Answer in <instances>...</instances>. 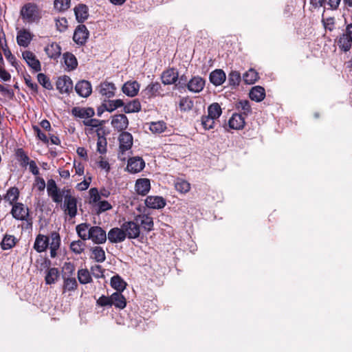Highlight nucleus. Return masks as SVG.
Instances as JSON below:
<instances>
[{"instance_id": "obj_1", "label": "nucleus", "mask_w": 352, "mask_h": 352, "mask_svg": "<svg viewBox=\"0 0 352 352\" xmlns=\"http://www.w3.org/2000/svg\"><path fill=\"white\" fill-rule=\"evenodd\" d=\"M47 192L53 202L60 205L65 214L71 219L76 216L77 198L73 195L74 192L72 189L66 187L60 189L55 180L50 179L47 182Z\"/></svg>"}, {"instance_id": "obj_2", "label": "nucleus", "mask_w": 352, "mask_h": 352, "mask_svg": "<svg viewBox=\"0 0 352 352\" xmlns=\"http://www.w3.org/2000/svg\"><path fill=\"white\" fill-rule=\"evenodd\" d=\"M22 19L29 23L37 22L41 18V10L32 3L25 4L21 10Z\"/></svg>"}, {"instance_id": "obj_3", "label": "nucleus", "mask_w": 352, "mask_h": 352, "mask_svg": "<svg viewBox=\"0 0 352 352\" xmlns=\"http://www.w3.org/2000/svg\"><path fill=\"white\" fill-rule=\"evenodd\" d=\"M335 42L341 52L350 51L352 47V23L346 25L344 31L337 36Z\"/></svg>"}, {"instance_id": "obj_4", "label": "nucleus", "mask_w": 352, "mask_h": 352, "mask_svg": "<svg viewBox=\"0 0 352 352\" xmlns=\"http://www.w3.org/2000/svg\"><path fill=\"white\" fill-rule=\"evenodd\" d=\"M122 228L124 230L126 238L132 239H137L140 234V227L138 222L135 220L126 221L122 223Z\"/></svg>"}, {"instance_id": "obj_5", "label": "nucleus", "mask_w": 352, "mask_h": 352, "mask_svg": "<svg viewBox=\"0 0 352 352\" xmlns=\"http://www.w3.org/2000/svg\"><path fill=\"white\" fill-rule=\"evenodd\" d=\"M89 239L96 244H102L107 241L106 232L99 226H91L89 228Z\"/></svg>"}, {"instance_id": "obj_6", "label": "nucleus", "mask_w": 352, "mask_h": 352, "mask_svg": "<svg viewBox=\"0 0 352 352\" xmlns=\"http://www.w3.org/2000/svg\"><path fill=\"white\" fill-rule=\"evenodd\" d=\"M206 84V80L199 76H193L187 83L186 87L192 93L201 92Z\"/></svg>"}, {"instance_id": "obj_7", "label": "nucleus", "mask_w": 352, "mask_h": 352, "mask_svg": "<svg viewBox=\"0 0 352 352\" xmlns=\"http://www.w3.org/2000/svg\"><path fill=\"white\" fill-rule=\"evenodd\" d=\"M89 31L85 25H79L76 27L73 39L78 45H83L89 37Z\"/></svg>"}, {"instance_id": "obj_8", "label": "nucleus", "mask_w": 352, "mask_h": 352, "mask_svg": "<svg viewBox=\"0 0 352 352\" xmlns=\"http://www.w3.org/2000/svg\"><path fill=\"white\" fill-rule=\"evenodd\" d=\"M145 166V162L140 157H131L128 160L126 169L131 173L140 172Z\"/></svg>"}, {"instance_id": "obj_9", "label": "nucleus", "mask_w": 352, "mask_h": 352, "mask_svg": "<svg viewBox=\"0 0 352 352\" xmlns=\"http://www.w3.org/2000/svg\"><path fill=\"white\" fill-rule=\"evenodd\" d=\"M56 88L61 94H68L72 91L73 82L67 76H60L56 81Z\"/></svg>"}, {"instance_id": "obj_10", "label": "nucleus", "mask_w": 352, "mask_h": 352, "mask_svg": "<svg viewBox=\"0 0 352 352\" xmlns=\"http://www.w3.org/2000/svg\"><path fill=\"white\" fill-rule=\"evenodd\" d=\"M11 214L14 219L21 221L25 220L29 214L28 209L21 203H15L12 206Z\"/></svg>"}, {"instance_id": "obj_11", "label": "nucleus", "mask_w": 352, "mask_h": 352, "mask_svg": "<svg viewBox=\"0 0 352 352\" xmlns=\"http://www.w3.org/2000/svg\"><path fill=\"white\" fill-rule=\"evenodd\" d=\"M75 90L80 96L87 98L91 95L92 87L88 80H82L76 83Z\"/></svg>"}, {"instance_id": "obj_12", "label": "nucleus", "mask_w": 352, "mask_h": 352, "mask_svg": "<svg viewBox=\"0 0 352 352\" xmlns=\"http://www.w3.org/2000/svg\"><path fill=\"white\" fill-rule=\"evenodd\" d=\"M135 220L138 222L140 227L147 231L150 232L153 229V218L148 214H138L135 217Z\"/></svg>"}, {"instance_id": "obj_13", "label": "nucleus", "mask_w": 352, "mask_h": 352, "mask_svg": "<svg viewBox=\"0 0 352 352\" xmlns=\"http://www.w3.org/2000/svg\"><path fill=\"white\" fill-rule=\"evenodd\" d=\"M140 88V84L136 80L126 82L122 87V92L129 97H134L138 95Z\"/></svg>"}, {"instance_id": "obj_14", "label": "nucleus", "mask_w": 352, "mask_h": 352, "mask_svg": "<svg viewBox=\"0 0 352 352\" xmlns=\"http://www.w3.org/2000/svg\"><path fill=\"white\" fill-rule=\"evenodd\" d=\"M146 206L152 209H162L166 204V200L160 196H148L145 199Z\"/></svg>"}, {"instance_id": "obj_15", "label": "nucleus", "mask_w": 352, "mask_h": 352, "mask_svg": "<svg viewBox=\"0 0 352 352\" xmlns=\"http://www.w3.org/2000/svg\"><path fill=\"white\" fill-rule=\"evenodd\" d=\"M108 239L111 243H118L122 242L126 239V234H124V230L122 228H113L111 229L108 232Z\"/></svg>"}, {"instance_id": "obj_16", "label": "nucleus", "mask_w": 352, "mask_h": 352, "mask_svg": "<svg viewBox=\"0 0 352 352\" xmlns=\"http://www.w3.org/2000/svg\"><path fill=\"white\" fill-rule=\"evenodd\" d=\"M23 59L27 64L35 72H39L41 69V63L36 56L30 51H25L22 54Z\"/></svg>"}, {"instance_id": "obj_17", "label": "nucleus", "mask_w": 352, "mask_h": 352, "mask_svg": "<svg viewBox=\"0 0 352 352\" xmlns=\"http://www.w3.org/2000/svg\"><path fill=\"white\" fill-rule=\"evenodd\" d=\"M111 125L118 131H122L125 130L129 125L128 118L124 114L116 115L113 117Z\"/></svg>"}, {"instance_id": "obj_18", "label": "nucleus", "mask_w": 352, "mask_h": 352, "mask_svg": "<svg viewBox=\"0 0 352 352\" xmlns=\"http://www.w3.org/2000/svg\"><path fill=\"white\" fill-rule=\"evenodd\" d=\"M162 81L164 85L175 84L178 80V72L174 68H170L163 72Z\"/></svg>"}, {"instance_id": "obj_19", "label": "nucleus", "mask_w": 352, "mask_h": 352, "mask_svg": "<svg viewBox=\"0 0 352 352\" xmlns=\"http://www.w3.org/2000/svg\"><path fill=\"white\" fill-rule=\"evenodd\" d=\"M116 87L113 82H103L98 87L99 93L107 98L114 96Z\"/></svg>"}, {"instance_id": "obj_20", "label": "nucleus", "mask_w": 352, "mask_h": 352, "mask_svg": "<svg viewBox=\"0 0 352 352\" xmlns=\"http://www.w3.org/2000/svg\"><path fill=\"white\" fill-rule=\"evenodd\" d=\"M120 149L122 153L129 150L133 145V136L129 132H122L119 136Z\"/></svg>"}, {"instance_id": "obj_21", "label": "nucleus", "mask_w": 352, "mask_h": 352, "mask_svg": "<svg viewBox=\"0 0 352 352\" xmlns=\"http://www.w3.org/2000/svg\"><path fill=\"white\" fill-rule=\"evenodd\" d=\"M51 243L49 242L50 249V256L55 258L57 255V250L60 245V237L58 232H52L50 234Z\"/></svg>"}, {"instance_id": "obj_22", "label": "nucleus", "mask_w": 352, "mask_h": 352, "mask_svg": "<svg viewBox=\"0 0 352 352\" xmlns=\"http://www.w3.org/2000/svg\"><path fill=\"white\" fill-rule=\"evenodd\" d=\"M49 241L48 236L41 234H38L34 241V249L39 253L45 251L49 246Z\"/></svg>"}, {"instance_id": "obj_23", "label": "nucleus", "mask_w": 352, "mask_h": 352, "mask_svg": "<svg viewBox=\"0 0 352 352\" xmlns=\"http://www.w3.org/2000/svg\"><path fill=\"white\" fill-rule=\"evenodd\" d=\"M135 188L138 194L146 195L151 189L150 180L147 178L138 179L135 182Z\"/></svg>"}, {"instance_id": "obj_24", "label": "nucleus", "mask_w": 352, "mask_h": 352, "mask_svg": "<svg viewBox=\"0 0 352 352\" xmlns=\"http://www.w3.org/2000/svg\"><path fill=\"white\" fill-rule=\"evenodd\" d=\"M72 114L75 117L80 118H90L94 115V110L91 107H74L72 110Z\"/></svg>"}, {"instance_id": "obj_25", "label": "nucleus", "mask_w": 352, "mask_h": 352, "mask_svg": "<svg viewBox=\"0 0 352 352\" xmlns=\"http://www.w3.org/2000/svg\"><path fill=\"white\" fill-rule=\"evenodd\" d=\"M226 79L225 72L222 69H215L210 74V81L215 86L222 85Z\"/></svg>"}, {"instance_id": "obj_26", "label": "nucleus", "mask_w": 352, "mask_h": 352, "mask_svg": "<svg viewBox=\"0 0 352 352\" xmlns=\"http://www.w3.org/2000/svg\"><path fill=\"white\" fill-rule=\"evenodd\" d=\"M245 123V118L240 113H234L228 122L229 126L236 130L243 129Z\"/></svg>"}, {"instance_id": "obj_27", "label": "nucleus", "mask_w": 352, "mask_h": 352, "mask_svg": "<svg viewBox=\"0 0 352 352\" xmlns=\"http://www.w3.org/2000/svg\"><path fill=\"white\" fill-rule=\"evenodd\" d=\"M88 7L85 4H79L74 8L76 20L79 23L84 22L89 16Z\"/></svg>"}, {"instance_id": "obj_28", "label": "nucleus", "mask_w": 352, "mask_h": 352, "mask_svg": "<svg viewBox=\"0 0 352 352\" xmlns=\"http://www.w3.org/2000/svg\"><path fill=\"white\" fill-rule=\"evenodd\" d=\"M45 52L49 58L56 59L61 54V47L56 43H52L45 47Z\"/></svg>"}, {"instance_id": "obj_29", "label": "nucleus", "mask_w": 352, "mask_h": 352, "mask_svg": "<svg viewBox=\"0 0 352 352\" xmlns=\"http://www.w3.org/2000/svg\"><path fill=\"white\" fill-rule=\"evenodd\" d=\"M32 41V36L29 31L26 30H20L16 36V41L19 45L28 47Z\"/></svg>"}, {"instance_id": "obj_30", "label": "nucleus", "mask_w": 352, "mask_h": 352, "mask_svg": "<svg viewBox=\"0 0 352 352\" xmlns=\"http://www.w3.org/2000/svg\"><path fill=\"white\" fill-rule=\"evenodd\" d=\"M111 306L114 305L119 309H124L126 305V300L121 292H114L111 295Z\"/></svg>"}, {"instance_id": "obj_31", "label": "nucleus", "mask_w": 352, "mask_h": 352, "mask_svg": "<svg viewBox=\"0 0 352 352\" xmlns=\"http://www.w3.org/2000/svg\"><path fill=\"white\" fill-rule=\"evenodd\" d=\"M265 96V91L263 87L255 86L250 91V98L256 102L262 101Z\"/></svg>"}, {"instance_id": "obj_32", "label": "nucleus", "mask_w": 352, "mask_h": 352, "mask_svg": "<svg viewBox=\"0 0 352 352\" xmlns=\"http://www.w3.org/2000/svg\"><path fill=\"white\" fill-rule=\"evenodd\" d=\"M161 88V85L159 82H151L143 91L148 98H151L160 94Z\"/></svg>"}, {"instance_id": "obj_33", "label": "nucleus", "mask_w": 352, "mask_h": 352, "mask_svg": "<svg viewBox=\"0 0 352 352\" xmlns=\"http://www.w3.org/2000/svg\"><path fill=\"white\" fill-rule=\"evenodd\" d=\"M90 225L86 223H80L78 225L76 228V232L78 235V236L81 239L82 241H86L89 239V228Z\"/></svg>"}, {"instance_id": "obj_34", "label": "nucleus", "mask_w": 352, "mask_h": 352, "mask_svg": "<svg viewBox=\"0 0 352 352\" xmlns=\"http://www.w3.org/2000/svg\"><path fill=\"white\" fill-rule=\"evenodd\" d=\"M222 113L221 106L217 102L211 104L208 107L207 116L218 121L219 118Z\"/></svg>"}, {"instance_id": "obj_35", "label": "nucleus", "mask_w": 352, "mask_h": 352, "mask_svg": "<svg viewBox=\"0 0 352 352\" xmlns=\"http://www.w3.org/2000/svg\"><path fill=\"white\" fill-rule=\"evenodd\" d=\"M258 74L254 69H250L243 76V80L245 84L252 85L258 79Z\"/></svg>"}, {"instance_id": "obj_36", "label": "nucleus", "mask_w": 352, "mask_h": 352, "mask_svg": "<svg viewBox=\"0 0 352 352\" xmlns=\"http://www.w3.org/2000/svg\"><path fill=\"white\" fill-rule=\"evenodd\" d=\"M19 191L17 188L12 187L8 189L6 195L4 196V199L9 202L10 205H14L19 199Z\"/></svg>"}, {"instance_id": "obj_37", "label": "nucleus", "mask_w": 352, "mask_h": 352, "mask_svg": "<svg viewBox=\"0 0 352 352\" xmlns=\"http://www.w3.org/2000/svg\"><path fill=\"white\" fill-rule=\"evenodd\" d=\"M65 64L69 70H74L78 65L77 60L74 54L72 53H65L63 54Z\"/></svg>"}, {"instance_id": "obj_38", "label": "nucleus", "mask_w": 352, "mask_h": 352, "mask_svg": "<svg viewBox=\"0 0 352 352\" xmlns=\"http://www.w3.org/2000/svg\"><path fill=\"white\" fill-rule=\"evenodd\" d=\"M111 285L117 290L116 292H120L125 289L126 284L120 276L116 275L111 278Z\"/></svg>"}, {"instance_id": "obj_39", "label": "nucleus", "mask_w": 352, "mask_h": 352, "mask_svg": "<svg viewBox=\"0 0 352 352\" xmlns=\"http://www.w3.org/2000/svg\"><path fill=\"white\" fill-rule=\"evenodd\" d=\"M59 276V272L57 268L52 267L48 269L45 278V282L48 285L54 283Z\"/></svg>"}, {"instance_id": "obj_40", "label": "nucleus", "mask_w": 352, "mask_h": 352, "mask_svg": "<svg viewBox=\"0 0 352 352\" xmlns=\"http://www.w3.org/2000/svg\"><path fill=\"white\" fill-rule=\"evenodd\" d=\"M166 124L162 120L151 123L149 129L153 133L160 134L166 129Z\"/></svg>"}, {"instance_id": "obj_41", "label": "nucleus", "mask_w": 352, "mask_h": 352, "mask_svg": "<svg viewBox=\"0 0 352 352\" xmlns=\"http://www.w3.org/2000/svg\"><path fill=\"white\" fill-rule=\"evenodd\" d=\"M69 248L76 254H80L85 248V243L82 240L74 241L70 243Z\"/></svg>"}, {"instance_id": "obj_42", "label": "nucleus", "mask_w": 352, "mask_h": 352, "mask_svg": "<svg viewBox=\"0 0 352 352\" xmlns=\"http://www.w3.org/2000/svg\"><path fill=\"white\" fill-rule=\"evenodd\" d=\"M200 122L204 130H210L214 128L217 121L207 115H204L201 116Z\"/></svg>"}, {"instance_id": "obj_43", "label": "nucleus", "mask_w": 352, "mask_h": 352, "mask_svg": "<svg viewBox=\"0 0 352 352\" xmlns=\"http://www.w3.org/2000/svg\"><path fill=\"white\" fill-rule=\"evenodd\" d=\"M78 287V283L75 278H64L63 293L75 290Z\"/></svg>"}, {"instance_id": "obj_44", "label": "nucleus", "mask_w": 352, "mask_h": 352, "mask_svg": "<svg viewBox=\"0 0 352 352\" xmlns=\"http://www.w3.org/2000/svg\"><path fill=\"white\" fill-rule=\"evenodd\" d=\"M93 258L98 263H102L105 261V252L104 250L99 246H96L91 250Z\"/></svg>"}, {"instance_id": "obj_45", "label": "nucleus", "mask_w": 352, "mask_h": 352, "mask_svg": "<svg viewBox=\"0 0 352 352\" xmlns=\"http://www.w3.org/2000/svg\"><path fill=\"white\" fill-rule=\"evenodd\" d=\"M236 108L241 111V113L248 116L251 113V107L250 104V102L247 100H243L237 102L236 103Z\"/></svg>"}, {"instance_id": "obj_46", "label": "nucleus", "mask_w": 352, "mask_h": 352, "mask_svg": "<svg viewBox=\"0 0 352 352\" xmlns=\"http://www.w3.org/2000/svg\"><path fill=\"white\" fill-rule=\"evenodd\" d=\"M140 110L141 104L138 100H133L124 106V111L126 113L138 112Z\"/></svg>"}, {"instance_id": "obj_47", "label": "nucleus", "mask_w": 352, "mask_h": 352, "mask_svg": "<svg viewBox=\"0 0 352 352\" xmlns=\"http://www.w3.org/2000/svg\"><path fill=\"white\" fill-rule=\"evenodd\" d=\"M175 189L181 193H186L190 189V184L182 179H177L175 183Z\"/></svg>"}, {"instance_id": "obj_48", "label": "nucleus", "mask_w": 352, "mask_h": 352, "mask_svg": "<svg viewBox=\"0 0 352 352\" xmlns=\"http://www.w3.org/2000/svg\"><path fill=\"white\" fill-rule=\"evenodd\" d=\"M179 109L182 111H188L193 107V101L188 96L180 99L179 103Z\"/></svg>"}, {"instance_id": "obj_49", "label": "nucleus", "mask_w": 352, "mask_h": 352, "mask_svg": "<svg viewBox=\"0 0 352 352\" xmlns=\"http://www.w3.org/2000/svg\"><path fill=\"white\" fill-rule=\"evenodd\" d=\"M241 80V76L239 72L231 71L228 74V82L230 86L236 87Z\"/></svg>"}, {"instance_id": "obj_50", "label": "nucleus", "mask_w": 352, "mask_h": 352, "mask_svg": "<svg viewBox=\"0 0 352 352\" xmlns=\"http://www.w3.org/2000/svg\"><path fill=\"white\" fill-rule=\"evenodd\" d=\"M78 278L81 284H87L91 281L90 273L87 269H81L78 270Z\"/></svg>"}, {"instance_id": "obj_51", "label": "nucleus", "mask_w": 352, "mask_h": 352, "mask_svg": "<svg viewBox=\"0 0 352 352\" xmlns=\"http://www.w3.org/2000/svg\"><path fill=\"white\" fill-rule=\"evenodd\" d=\"M16 239L12 235H6L1 242L3 250H9L15 245Z\"/></svg>"}, {"instance_id": "obj_52", "label": "nucleus", "mask_w": 352, "mask_h": 352, "mask_svg": "<svg viewBox=\"0 0 352 352\" xmlns=\"http://www.w3.org/2000/svg\"><path fill=\"white\" fill-rule=\"evenodd\" d=\"M342 0H324V12L327 10L335 11L339 8Z\"/></svg>"}, {"instance_id": "obj_53", "label": "nucleus", "mask_w": 352, "mask_h": 352, "mask_svg": "<svg viewBox=\"0 0 352 352\" xmlns=\"http://www.w3.org/2000/svg\"><path fill=\"white\" fill-rule=\"evenodd\" d=\"M124 106V102L121 99H117L114 100H109L107 104H105V109L109 112H112L118 107Z\"/></svg>"}, {"instance_id": "obj_54", "label": "nucleus", "mask_w": 352, "mask_h": 352, "mask_svg": "<svg viewBox=\"0 0 352 352\" xmlns=\"http://www.w3.org/2000/svg\"><path fill=\"white\" fill-rule=\"evenodd\" d=\"M54 8L63 12L67 10L70 6V0H54Z\"/></svg>"}, {"instance_id": "obj_55", "label": "nucleus", "mask_w": 352, "mask_h": 352, "mask_svg": "<svg viewBox=\"0 0 352 352\" xmlns=\"http://www.w3.org/2000/svg\"><path fill=\"white\" fill-rule=\"evenodd\" d=\"M37 80L38 82L45 89L48 90L52 89V85L51 84L49 78L44 74H38L37 75Z\"/></svg>"}, {"instance_id": "obj_56", "label": "nucleus", "mask_w": 352, "mask_h": 352, "mask_svg": "<svg viewBox=\"0 0 352 352\" xmlns=\"http://www.w3.org/2000/svg\"><path fill=\"white\" fill-rule=\"evenodd\" d=\"M2 50L3 51L4 56L6 59L11 63L12 66L16 67V61L14 56L12 55L11 51L9 50L6 43L4 46H2Z\"/></svg>"}, {"instance_id": "obj_57", "label": "nucleus", "mask_w": 352, "mask_h": 352, "mask_svg": "<svg viewBox=\"0 0 352 352\" xmlns=\"http://www.w3.org/2000/svg\"><path fill=\"white\" fill-rule=\"evenodd\" d=\"M90 201L89 203L91 204H98L100 202V195L98 190L96 188H92L89 190Z\"/></svg>"}, {"instance_id": "obj_58", "label": "nucleus", "mask_w": 352, "mask_h": 352, "mask_svg": "<svg viewBox=\"0 0 352 352\" xmlns=\"http://www.w3.org/2000/svg\"><path fill=\"white\" fill-rule=\"evenodd\" d=\"M322 23L324 28L330 32L333 31L335 28V19L333 17H322Z\"/></svg>"}, {"instance_id": "obj_59", "label": "nucleus", "mask_w": 352, "mask_h": 352, "mask_svg": "<svg viewBox=\"0 0 352 352\" xmlns=\"http://www.w3.org/2000/svg\"><path fill=\"white\" fill-rule=\"evenodd\" d=\"M67 20L65 17L56 19V25L60 32H64L67 28Z\"/></svg>"}, {"instance_id": "obj_60", "label": "nucleus", "mask_w": 352, "mask_h": 352, "mask_svg": "<svg viewBox=\"0 0 352 352\" xmlns=\"http://www.w3.org/2000/svg\"><path fill=\"white\" fill-rule=\"evenodd\" d=\"M98 210L97 213L100 214L107 210L111 209V205L107 201H101L97 204Z\"/></svg>"}, {"instance_id": "obj_61", "label": "nucleus", "mask_w": 352, "mask_h": 352, "mask_svg": "<svg viewBox=\"0 0 352 352\" xmlns=\"http://www.w3.org/2000/svg\"><path fill=\"white\" fill-rule=\"evenodd\" d=\"M63 270L65 275L67 274L69 276L74 274L75 266L71 262H66L63 265Z\"/></svg>"}, {"instance_id": "obj_62", "label": "nucleus", "mask_w": 352, "mask_h": 352, "mask_svg": "<svg viewBox=\"0 0 352 352\" xmlns=\"http://www.w3.org/2000/svg\"><path fill=\"white\" fill-rule=\"evenodd\" d=\"M25 82L26 85L34 93L38 91V85L36 83L33 82L30 75H27L24 77Z\"/></svg>"}, {"instance_id": "obj_63", "label": "nucleus", "mask_w": 352, "mask_h": 352, "mask_svg": "<svg viewBox=\"0 0 352 352\" xmlns=\"http://www.w3.org/2000/svg\"><path fill=\"white\" fill-rule=\"evenodd\" d=\"M106 139L99 137L97 142V150L100 153L103 154L106 152Z\"/></svg>"}, {"instance_id": "obj_64", "label": "nucleus", "mask_w": 352, "mask_h": 352, "mask_svg": "<svg viewBox=\"0 0 352 352\" xmlns=\"http://www.w3.org/2000/svg\"><path fill=\"white\" fill-rule=\"evenodd\" d=\"M33 130H34V133L36 134V136L38 137V138L39 140H41L44 143L48 142L49 140H48L47 135L43 132L41 131V130L40 129V128L38 126H34Z\"/></svg>"}]
</instances>
